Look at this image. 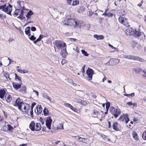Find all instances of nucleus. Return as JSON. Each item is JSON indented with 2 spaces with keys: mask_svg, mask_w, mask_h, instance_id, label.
<instances>
[{
  "mask_svg": "<svg viewBox=\"0 0 146 146\" xmlns=\"http://www.w3.org/2000/svg\"><path fill=\"white\" fill-rule=\"evenodd\" d=\"M14 105L15 106H18L19 109L21 110L23 112H27V106H26L25 103L22 102H21V99L19 98H17L16 100Z\"/></svg>",
  "mask_w": 146,
  "mask_h": 146,
  "instance_id": "obj_1",
  "label": "nucleus"
},
{
  "mask_svg": "<svg viewBox=\"0 0 146 146\" xmlns=\"http://www.w3.org/2000/svg\"><path fill=\"white\" fill-rule=\"evenodd\" d=\"M81 21L77 19H68V25L80 27L81 26Z\"/></svg>",
  "mask_w": 146,
  "mask_h": 146,
  "instance_id": "obj_2",
  "label": "nucleus"
},
{
  "mask_svg": "<svg viewBox=\"0 0 146 146\" xmlns=\"http://www.w3.org/2000/svg\"><path fill=\"white\" fill-rule=\"evenodd\" d=\"M118 21L119 23L123 24L126 27H128L129 26L127 19L120 17L118 19Z\"/></svg>",
  "mask_w": 146,
  "mask_h": 146,
  "instance_id": "obj_3",
  "label": "nucleus"
},
{
  "mask_svg": "<svg viewBox=\"0 0 146 146\" xmlns=\"http://www.w3.org/2000/svg\"><path fill=\"white\" fill-rule=\"evenodd\" d=\"M55 45L58 48H62L66 46V44L60 40H56L55 42Z\"/></svg>",
  "mask_w": 146,
  "mask_h": 146,
  "instance_id": "obj_4",
  "label": "nucleus"
},
{
  "mask_svg": "<svg viewBox=\"0 0 146 146\" xmlns=\"http://www.w3.org/2000/svg\"><path fill=\"white\" fill-rule=\"evenodd\" d=\"M118 120L120 121L125 122L126 123H127L129 121V118L127 115H122L120 116Z\"/></svg>",
  "mask_w": 146,
  "mask_h": 146,
  "instance_id": "obj_5",
  "label": "nucleus"
},
{
  "mask_svg": "<svg viewBox=\"0 0 146 146\" xmlns=\"http://www.w3.org/2000/svg\"><path fill=\"white\" fill-rule=\"evenodd\" d=\"M94 70L90 68H88L87 69L86 73L88 75V79L89 80H91L92 79V75L94 74Z\"/></svg>",
  "mask_w": 146,
  "mask_h": 146,
  "instance_id": "obj_6",
  "label": "nucleus"
},
{
  "mask_svg": "<svg viewBox=\"0 0 146 146\" xmlns=\"http://www.w3.org/2000/svg\"><path fill=\"white\" fill-rule=\"evenodd\" d=\"M12 6L9 4V5L5 7V9H3V11L6 12L7 14L11 16V12L12 10Z\"/></svg>",
  "mask_w": 146,
  "mask_h": 146,
  "instance_id": "obj_7",
  "label": "nucleus"
},
{
  "mask_svg": "<svg viewBox=\"0 0 146 146\" xmlns=\"http://www.w3.org/2000/svg\"><path fill=\"white\" fill-rule=\"evenodd\" d=\"M52 121V120L50 116H48L47 117L46 121V127L49 129H51Z\"/></svg>",
  "mask_w": 146,
  "mask_h": 146,
  "instance_id": "obj_8",
  "label": "nucleus"
},
{
  "mask_svg": "<svg viewBox=\"0 0 146 146\" xmlns=\"http://www.w3.org/2000/svg\"><path fill=\"white\" fill-rule=\"evenodd\" d=\"M73 101L76 103H80L83 105H86L87 104L86 101H84L78 98H74L73 99Z\"/></svg>",
  "mask_w": 146,
  "mask_h": 146,
  "instance_id": "obj_9",
  "label": "nucleus"
},
{
  "mask_svg": "<svg viewBox=\"0 0 146 146\" xmlns=\"http://www.w3.org/2000/svg\"><path fill=\"white\" fill-rule=\"evenodd\" d=\"M65 82L67 84H69L70 85H72L75 86L76 84V83H73V81L70 78H68L65 80Z\"/></svg>",
  "mask_w": 146,
  "mask_h": 146,
  "instance_id": "obj_10",
  "label": "nucleus"
},
{
  "mask_svg": "<svg viewBox=\"0 0 146 146\" xmlns=\"http://www.w3.org/2000/svg\"><path fill=\"white\" fill-rule=\"evenodd\" d=\"M133 71H134L135 73L137 74H139L142 72H143V70L141 68L139 67H137L133 69Z\"/></svg>",
  "mask_w": 146,
  "mask_h": 146,
  "instance_id": "obj_11",
  "label": "nucleus"
},
{
  "mask_svg": "<svg viewBox=\"0 0 146 146\" xmlns=\"http://www.w3.org/2000/svg\"><path fill=\"white\" fill-rule=\"evenodd\" d=\"M120 113L121 112L120 110L116 109V110L112 114L116 118L120 114Z\"/></svg>",
  "mask_w": 146,
  "mask_h": 146,
  "instance_id": "obj_12",
  "label": "nucleus"
},
{
  "mask_svg": "<svg viewBox=\"0 0 146 146\" xmlns=\"http://www.w3.org/2000/svg\"><path fill=\"white\" fill-rule=\"evenodd\" d=\"M13 86L16 90H18L20 88L21 86V84H19L17 83L13 82Z\"/></svg>",
  "mask_w": 146,
  "mask_h": 146,
  "instance_id": "obj_13",
  "label": "nucleus"
},
{
  "mask_svg": "<svg viewBox=\"0 0 146 146\" xmlns=\"http://www.w3.org/2000/svg\"><path fill=\"white\" fill-rule=\"evenodd\" d=\"M36 110L37 111V113L38 114H40L42 111V108L41 105H38L36 107V109L35 110V111L36 112Z\"/></svg>",
  "mask_w": 146,
  "mask_h": 146,
  "instance_id": "obj_14",
  "label": "nucleus"
},
{
  "mask_svg": "<svg viewBox=\"0 0 146 146\" xmlns=\"http://www.w3.org/2000/svg\"><path fill=\"white\" fill-rule=\"evenodd\" d=\"M134 33V36L136 37L140 36L141 35V33L139 31H137L136 29L133 30V33Z\"/></svg>",
  "mask_w": 146,
  "mask_h": 146,
  "instance_id": "obj_15",
  "label": "nucleus"
},
{
  "mask_svg": "<svg viewBox=\"0 0 146 146\" xmlns=\"http://www.w3.org/2000/svg\"><path fill=\"white\" fill-rule=\"evenodd\" d=\"M29 128L32 131L35 130V123L33 121H32L29 125Z\"/></svg>",
  "mask_w": 146,
  "mask_h": 146,
  "instance_id": "obj_16",
  "label": "nucleus"
},
{
  "mask_svg": "<svg viewBox=\"0 0 146 146\" xmlns=\"http://www.w3.org/2000/svg\"><path fill=\"white\" fill-rule=\"evenodd\" d=\"M24 7H22V9L19 14V16L18 17V18L21 19H25V17L23 16L24 11Z\"/></svg>",
  "mask_w": 146,
  "mask_h": 146,
  "instance_id": "obj_17",
  "label": "nucleus"
},
{
  "mask_svg": "<svg viewBox=\"0 0 146 146\" xmlns=\"http://www.w3.org/2000/svg\"><path fill=\"white\" fill-rule=\"evenodd\" d=\"M113 129L115 131H118L119 129L118 127V123L117 122L114 123L112 125Z\"/></svg>",
  "mask_w": 146,
  "mask_h": 146,
  "instance_id": "obj_18",
  "label": "nucleus"
},
{
  "mask_svg": "<svg viewBox=\"0 0 146 146\" xmlns=\"http://www.w3.org/2000/svg\"><path fill=\"white\" fill-rule=\"evenodd\" d=\"M30 27H27L25 30V32L26 35L30 36L31 35L30 33Z\"/></svg>",
  "mask_w": 146,
  "mask_h": 146,
  "instance_id": "obj_19",
  "label": "nucleus"
},
{
  "mask_svg": "<svg viewBox=\"0 0 146 146\" xmlns=\"http://www.w3.org/2000/svg\"><path fill=\"white\" fill-rule=\"evenodd\" d=\"M5 99L8 102H10L12 100V98L11 96L8 94L6 95L5 96Z\"/></svg>",
  "mask_w": 146,
  "mask_h": 146,
  "instance_id": "obj_20",
  "label": "nucleus"
},
{
  "mask_svg": "<svg viewBox=\"0 0 146 146\" xmlns=\"http://www.w3.org/2000/svg\"><path fill=\"white\" fill-rule=\"evenodd\" d=\"M6 94L5 91L4 90L1 89L0 90V98L3 99L4 98V96Z\"/></svg>",
  "mask_w": 146,
  "mask_h": 146,
  "instance_id": "obj_21",
  "label": "nucleus"
},
{
  "mask_svg": "<svg viewBox=\"0 0 146 146\" xmlns=\"http://www.w3.org/2000/svg\"><path fill=\"white\" fill-rule=\"evenodd\" d=\"M26 87L25 86H22L21 87L19 92L23 94H25L26 92Z\"/></svg>",
  "mask_w": 146,
  "mask_h": 146,
  "instance_id": "obj_22",
  "label": "nucleus"
},
{
  "mask_svg": "<svg viewBox=\"0 0 146 146\" xmlns=\"http://www.w3.org/2000/svg\"><path fill=\"white\" fill-rule=\"evenodd\" d=\"M67 53L66 48L65 49H63L60 52V54L63 57H65L66 56Z\"/></svg>",
  "mask_w": 146,
  "mask_h": 146,
  "instance_id": "obj_23",
  "label": "nucleus"
},
{
  "mask_svg": "<svg viewBox=\"0 0 146 146\" xmlns=\"http://www.w3.org/2000/svg\"><path fill=\"white\" fill-rule=\"evenodd\" d=\"M94 37L98 40H102L104 38V37L102 35H94Z\"/></svg>",
  "mask_w": 146,
  "mask_h": 146,
  "instance_id": "obj_24",
  "label": "nucleus"
},
{
  "mask_svg": "<svg viewBox=\"0 0 146 146\" xmlns=\"http://www.w3.org/2000/svg\"><path fill=\"white\" fill-rule=\"evenodd\" d=\"M78 138V140L80 142L85 143L86 140L88 139V138H84L81 137L79 136L77 137Z\"/></svg>",
  "mask_w": 146,
  "mask_h": 146,
  "instance_id": "obj_25",
  "label": "nucleus"
},
{
  "mask_svg": "<svg viewBox=\"0 0 146 146\" xmlns=\"http://www.w3.org/2000/svg\"><path fill=\"white\" fill-rule=\"evenodd\" d=\"M99 113L100 112L99 111L94 110L92 114V115L93 117H96Z\"/></svg>",
  "mask_w": 146,
  "mask_h": 146,
  "instance_id": "obj_26",
  "label": "nucleus"
},
{
  "mask_svg": "<svg viewBox=\"0 0 146 146\" xmlns=\"http://www.w3.org/2000/svg\"><path fill=\"white\" fill-rule=\"evenodd\" d=\"M132 135L134 139L136 140H137L139 139V137L137 133L133 131L132 133Z\"/></svg>",
  "mask_w": 146,
  "mask_h": 146,
  "instance_id": "obj_27",
  "label": "nucleus"
},
{
  "mask_svg": "<svg viewBox=\"0 0 146 146\" xmlns=\"http://www.w3.org/2000/svg\"><path fill=\"white\" fill-rule=\"evenodd\" d=\"M41 127L40 124L39 123H37L36 124L35 130L36 131H38L41 129Z\"/></svg>",
  "mask_w": 146,
  "mask_h": 146,
  "instance_id": "obj_28",
  "label": "nucleus"
},
{
  "mask_svg": "<svg viewBox=\"0 0 146 146\" xmlns=\"http://www.w3.org/2000/svg\"><path fill=\"white\" fill-rule=\"evenodd\" d=\"M33 14V13L31 10H30L27 13L26 15V17L27 19H29L30 18L31 16Z\"/></svg>",
  "mask_w": 146,
  "mask_h": 146,
  "instance_id": "obj_29",
  "label": "nucleus"
},
{
  "mask_svg": "<svg viewBox=\"0 0 146 146\" xmlns=\"http://www.w3.org/2000/svg\"><path fill=\"white\" fill-rule=\"evenodd\" d=\"M4 76L8 80H10L11 78L9 77V74L8 72H5L3 73Z\"/></svg>",
  "mask_w": 146,
  "mask_h": 146,
  "instance_id": "obj_30",
  "label": "nucleus"
},
{
  "mask_svg": "<svg viewBox=\"0 0 146 146\" xmlns=\"http://www.w3.org/2000/svg\"><path fill=\"white\" fill-rule=\"evenodd\" d=\"M64 105L66 107L69 108L73 111H75L76 109L74 108L71 105L68 103H66L64 104Z\"/></svg>",
  "mask_w": 146,
  "mask_h": 146,
  "instance_id": "obj_31",
  "label": "nucleus"
},
{
  "mask_svg": "<svg viewBox=\"0 0 146 146\" xmlns=\"http://www.w3.org/2000/svg\"><path fill=\"white\" fill-rule=\"evenodd\" d=\"M134 60H139L142 62H144L145 61V60L137 56H134Z\"/></svg>",
  "mask_w": 146,
  "mask_h": 146,
  "instance_id": "obj_32",
  "label": "nucleus"
},
{
  "mask_svg": "<svg viewBox=\"0 0 146 146\" xmlns=\"http://www.w3.org/2000/svg\"><path fill=\"white\" fill-rule=\"evenodd\" d=\"M134 56L133 55H124L123 57L125 58L134 60Z\"/></svg>",
  "mask_w": 146,
  "mask_h": 146,
  "instance_id": "obj_33",
  "label": "nucleus"
},
{
  "mask_svg": "<svg viewBox=\"0 0 146 146\" xmlns=\"http://www.w3.org/2000/svg\"><path fill=\"white\" fill-rule=\"evenodd\" d=\"M43 112L45 116H47L48 115L49 111L48 109L45 107L43 110Z\"/></svg>",
  "mask_w": 146,
  "mask_h": 146,
  "instance_id": "obj_34",
  "label": "nucleus"
},
{
  "mask_svg": "<svg viewBox=\"0 0 146 146\" xmlns=\"http://www.w3.org/2000/svg\"><path fill=\"white\" fill-rule=\"evenodd\" d=\"M61 23L64 25H68V19H64V21H62Z\"/></svg>",
  "mask_w": 146,
  "mask_h": 146,
  "instance_id": "obj_35",
  "label": "nucleus"
},
{
  "mask_svg": "<svg viewBox=\"0 0 146 146\" xmlns=\"http://www.w3.org/2000/svg\"><path fill=\"white\" fill-rule=\"evenodd\" d=\"M79 3V1L78 0H76L73 1L72 5L73 6L76 5L78 4Z\"/></svg>",
  "mask_w": 146,
  "mask_h": 146,
  "instance_id": "obj_36",
  "label": "nucleus"
},
{
  "mask_svg": "<svg viewBox=\"0 0 146 146\" xmlns=\"http://www.w3.org/2000/svg\"><path fill=\"white\" fill-rule=\"evenodd\" d=\"M142 137L143 139L146 140V130H145L142 134Z\"/></svg>",
  "mask_w": 146,
  "mask_h": 146,
  "instance_id": "obj_37",
  "label": "nucleus"
},
{
  "mask_svg": "<svg viewBox=\"0 0 146 146\" xmlns=\"http://www.w3.org/2000/svg\"><path fill=\"white\" fill-rule=\"evenodd\" d=\"M115 110H116V109L113 107H111L110 108V111L111 112V114H112L113 112H114Z\"/></svg>",
  "mask_w": 146,
  "mask_h": 146,
  "instance_id": "obj_38",
  "label": "nucleus"
},
{
  "mask_svg": "<svg viewBox=\"0 0 146 146\" xmlns=\"http://www.w3.org/2000/svg\"><path fill=\"white\" fill-rule=\"evenodd\" d=\"M81 52L85 56H88V54H87V52L85 50H81Z\"/></svg>",
  "mask_w": 146,
  "mask_h": 146,
  "instance_id": "obj_39",
  "label": "nucleus"
},
{
  "mask_svg": "<svg viewBox=\"0 0 146 146\" xmlns=\"http://www.w3.org/2000/svg\"><path fill=\"white\" fill-rule=\"evenodd\" d=\"M20 11V9H16L15 11L14 12V14L16 16H17L19 15V13Z\"/></svg>",
  "mask_w": 146,
  "mask_h": 146,
  "instance_id": "obj_40",
  "label": "nucleus"
},
{
  "mask_svg": "<svg viewBox=\"0 0 146 146\" xmlns=\"http://www.w3.org/2000/svg\"><path fill=\"white\" fill-rule=\"evenodd\" d=\"M135 95V93L134 92H133L131 93V94H124V95L125 96H126L127 97H129L131 96L132 97L133 96H134Z\"/></svg>",
  "mask_w": 146,
  "mask_h": 146,
  "instance_id": "obj_41",
  "label": "nucleus"
},
{
  "mask_svg": "<svg viewBox=\"0 0 146 146\" xmlns=\"http://www.w3.org/2000/svg\"><path fill=\"white\" fill-rule=\"evenodd\" d=\"M108 45L109 46V47L111 48L114 49V51H117L118 50L116 48L114 47L112 45L110 44H109Z\"/></svg>",
  "mask_w": 146,
  "mask_h": 146,
  "instance_id": "obj_42",
  "label": "nucleus"
},
{
  "mask_svg": "<svg viewBox=\"0 0 146 146\" xmlns=\"http://www.w3.org/2000/svg\"><path fill=\"white\" fill-rule=\"evenodd\" d=\"M30 39L32 41H34L36 39V38L33 35H32L29 37Z\"/></svg>",
  "mask_w": 146,
  "mask_h": 146,
  "instance_id": "obj_43",
  "label": "nucleus"
},
{
  "mask_svg": "<svg viewBox=\"0 0 146 146\" xmlns=\"http://www.w3.org/2000/svg\"><path fill=\"white\" fill-rule=\"evenodd\" d=\"M6 7V4H5L3 5H1L0 6V9H2L3 11V9H5V7Z\"/></svg>",
  "mask_w": 146,
  "mask_h": 146,
  "instance_id": "obj_44",
  "label": "nucleus"
},
{
  "mask_svg": "<svg viewBox=\"0 0 146 146\" xmlns=\"http://www.w3.org/2000/svg\"><path fill=\"white\" fill-rule=\"evenodd\" d=\"M45 36L40 35H39V37L38 38V39L39 40V41H40L41 40V39L42 38H43Z\"/></svg>",
  "mask_w": 146,
  "mask_h": 146,
  "instance_id": "obj_45",
  "label": "nucleus"
},
{
  "mask_svg": "<svg viewBox=\"0 0 146 146\" xmlns=\"http://www.w3.org/2000/svg\"><path fill=\"white\" fill-rule=\"evenodd\" d=\"M110 106V103L109 102H108L106 104V109L107 110H108Z\"/></svg>",
  "mask_w": 146,
  "mask_h": 146,
  "instance_id": "obj_46",
  "label": "nucleus"
},
{
  "mask_svg": "<svg viewBox=\"0 0 146 146\" xmlns=\"http://www.w3.org/2000/svg\"><path fill=\"white\" fill-rule=\"evenodd\" d=\"M8 129L7 130L9 131H10L13 128V127L11 126L10 125H7Z\"/></svg>",
  "mask_w": 146,
  "mask_h": 146,
  "instance_id": "obj_47",
  "label": "nucleus"
},
{
  "mask_svg": "<svg viewBox=\"0 0 146 146\" xmlns=\"http://www.w3.org/2000/svg\"><path fill=\"white\" fill-rule=\"evenodd\" d=\"M58 128L59 129H63V125L62 124H60L58 126Z\"/></svg>",
  "mask_w": 146,
  "mask_h": 146,
  "instance_id": "obj_48",
  "label": "nucleus"
},
{
  "mask_svg": "<svg viewBox=\"0 0 146 146\" xmlns=\"http://www.w3.org/2000/svg\"><path fill=\"white\" fill-rule=\"evenodd\" d=\"M15 79L18 80H21V77L20 76H18L17 74L15 73Z\"/></svg>",
  "mask_w": 146,
  "mask_h": 146,
  "instance_id": "obj_49",
  "label": "nucleus"
},
{
  "mask_svg": "<svg viewBox=\"0 0 146 146\" xmlns=\"http://www.w3.org/2000/svg\"><path fill=\"white\" fill-rule=\"evenodd\" d=\"M72 1V0H66L67 3L69 5H71Z\"/></svg>",
  "mask_w": 146,
  "mask_h": 146,
  "instance_id": "obj_50",
  "label": "nucleus"
},
{
  "mask_svg": "<svg viewBox=\"0 0 146 146\" xmlns=\"http://www.w3.org/2000/svg\"><path fill=\"white\" fill-rule=\"evenodd\" d=\"M6 126H3L1 127V130L3 131H6Z\"/></svg>",
  "mask_w": 146,
  "mask_h": 146,
  "instance_id": "obj_51",
  "label": "nucleus"
},
{
  "mask_svg": "<svg viewBox=\"0 0 146 146\" xmlns=\"http://www.w3.org/2000/svg\"><path fill=\"white\" fill-rule=\"evenodd\" d=\"M45 98L48 99V100H49L50 102H51V101L52 100V98L48 96L47 95H46L45 96Z\"/></svg>",
  "mask_w": 146,
  "mask_h": 146,
  "instance_id": "obj_52",
  "label": "nucleus"
},
{
  "mask_svg": "<svg viewBox=\"0 0 146 146\" xmlns=\"http://www.w3.org/2000/svg\"><path fill=\"white\" fill-rule=\"evenodd\" d=\"M17 3L18 4V7L19 8H20L21 7V2L20 1H18L17 2Z\"/></svg>",
  "mask_w": 146,
  "mask_h": 146,
  "instance_id": "obj_53",
  "label": "nucleus"
},
{
  "mask_svg": "<svg viewBox=\"0 0 146 146\" xmlns=\"http://www.w3.org/2000/svg\"><path fill=\"white\" fill-rule=\"evenodd\" d=\"M26 106H27V111L29 110H30V106L28 104H27L25 103Z\"/></svg>",
  "mask_w": 146,
  "mask_h": 146,
  "instance_id": "obj_54",
  "label": "nucleus"
},
{
  "mask_svg": "<svg viewBox=\"0 0 146 146\" xmlns=\"http://www.w3.org/2000/svg\"><path fill=\"white\" fill-rule=\"evenodd\" d=\"M132 29L131 28H128L127 30V32H128L129 33H131L132 31H132ZM132 34H133L132 33Z\"/></svg>",
  "mask_w": 146,
  "mask_h": 146,
  "instance_id": "obj_55",
  "label": "nucleus"
},
{
  "mask_svg": "<svg viewBox=\"0 0 146 146\" xmlns=\"http://www.w3.org/2000/svg\"><path fill=\"white\" fill-rule=\"evenodd\" d=\"M31 30L33 31H36V29L35 27H32L31 28Z\"/></svg>",
  "mask_w": 146,
  "mask_h": 146,
  "instance_id": "obj_56",
  "label": "nucleus"
},
{
  "mask_svg": "<svg viewBox=\"0 0 146 146\" xmlns=\"http://www.w3.org/2000/svg\"><path fill=\"white\" fill-rule=\"evenodd\" d=\"M36 104V103L35 102H34L32 104L31 106V109H33V108Z\"/></svg>",
  "mask_w": 146,
  "mask_h": 146,
  "instance_id": "obj_57",
  "label": "nucleus"
},
{
  "mask_svg": "<svg viewBox=\"0 0 146 146\" xmlns=\"http://www.w3.org/2000/svg\"><path fill=\"white\" fill-rule=\"evenodd\" d=\"M143 72L145 74V75H143V76L146 78V69L143 70Z\"/></svg>",
  "mask_w": 146,
  "mask_h": 146,
  "instance_id": "obj_58",
  "label": "nucleus"
},
{
  "mask_svg": "<svg viewBox=\"0 0 146 146\" xmlns=\"http://www.w3.org/2000/svg\"><path fill=\"white\" fill-rule=\"evenodd\" d=\"M73 50L76 51L78 53H79L80 52H79V49L77 47H76L75 49V48H74Z\"/></svg>",
  "mask_w": 146,
  "mask_h": 146,
  "instance_id": "obj_59",
  "label": "nucleus"
},
{
  "mask_svg": "<svg viewBox=\"0 0 146 146\" xmlns=\"http://www.w3.org/2000/svg\"><path fill=\"white\" fill-rule=\"evenodd\" d=\"M85 66L84 65L82 68L81 69V70L83 73H84L85 72Z\"/></svg>",
  "mask_w": 146,
  "mask_h": 146,
  "instance_id": "obj_60",
  "label": "nucleus"
},
{
  "mask_svg": "<svg viewBox=\"0 0 146 146\" xmlns=\"http://www.w3.org/2000/svg\"><path fill=\"white\" fill-rule=\"evenodd\" d=\"M30 113L31 114V117H33V109H31V111H30Z\"/></svg>",
  "mask_w": 146,
  "mask_h": 146,
  "instance_id": "obj_61",
  "label": "nucleus"
},
{
  "mask_svg": "<svg viewBox=\"0 0 146 146\" xmlns=\"http://www.w3.org/2000/svg\"><path fill=\"white\" fill-rule=\"evenodd\" d=\"M127 104L129 106H131L133 105V103L131 102H128L127 103Z\"/></svg>",
  "mask_w": 146,
  "mask_h": 146,
  "instance_id": "obj_62",
  "label": "nucleus"
},
{
  "mask_svg": "<svg viewBox=\"0 0 146 146\" xmlns=\"http://www.w3.org/2000/svg\"><path fill=\"white\" fill-rule=\"evenodd\" d=\"M33 92L36 94L37 96H38V92L35 90H33Z\"/></svg>",
  "mask_w": 146,
  "mask_h": 146,
  "instance_id": "obj_63",
  "label": "nucleus"
},
{
  "mask_svg": "<svg viewBox=\"0 0 146 146\" xmlns=\"http://www.w3.org/2000/svg\"><path fill=\"white\" fill-rule=\"evenodd\" d=\"M17 71L21 73H22V72H23V70H22L20 69H18L17 70Z\"/></svg>",
  "mask_w": 146,
  "mask_h": 146,
  "instance_id": "obj_64",
  "label": "nucleus"
}]
</instances>
